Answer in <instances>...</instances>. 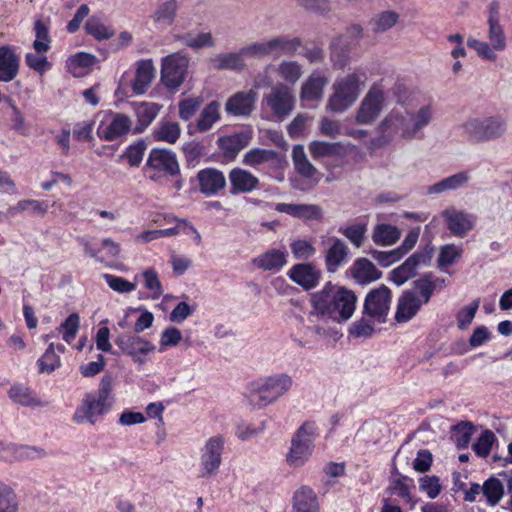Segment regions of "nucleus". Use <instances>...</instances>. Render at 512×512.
I'll list each match as a JSON object with an SVG mask.
<instances>
[{
    "instance_id": "nucleus-1",
    "label": "nucleus",
    "mask_w": 512,
    "mask_h": 512,
    "mask_svg": "<svg viewBox=\"0 0 512 512\" xmlns=\"http://www.w3.org/2000/svg\"><path fill=\"white\" fill-rule=\"evenodd\" d=\"M434 106L432 102L422 105L415 111L407 108H393L379 123L378 129L385 142L395 137L412 140L417 134L430 125L434 119Z\"/></svg>"
},
{
    "instance_id": "nucleus-2",
    "label": "nucleus",
    "mask_w": 512,
    "mask_h": 512,
    "mask_svg": "<svg viewBox=\"0 0 512 512\" xmlns=\"http://www.w3.org/2000/svg\"><path fill=\"white\" fill-rule=\"evenodd\" d=\"M113 379L110 375H104L100 381L98 390L86 394L81 404L75 410L72 420L76 424L89 423L94 425L98 417L106 414L114 403Z\"/></svg>"
},
{
    "instance_id": "nucleus-3",
    "label": "nucleus",
    "mask_w": 512,
    "mask_h": 512,
    "mask_svg": "<svg viewBox=\"0 0 512 512\" xmlns=\"http://www.w3.org/2000/svg\"><path fill=\"white\" fill-rule=\"evenodd\" d=\"M365 79V73L356 71L337 78L333 83V94L328 99L327 108L338 113L348 109L358 99Z\"/></svg>"
},
{
    "instance_id": "nucleus-4",
    "label": "nucleus",
    "mask_w": 512,
    "mask_h": 512,
    "mask_svg": "<svg viewBox=\"0 0 512 512\" xmlns=\"http://www.w3.org/2000/svg\"><path fill=\"white\" fill-rule=\"evenodd\" d=\"M315 294L317 306L326 308L334 316L335 321L348 320L355 311L357 298L350 290L339 288L334 291L329 284Z\"/></svg>"
},
{
    "instance_id": "nucleus-5",
    "label": "nucleus",
    "mask_w": 512,
    "mask_h": 512,
    "mask_svg": "<svg viewBox=\"0 0 512 512\" xmlns=\"http://www.w3.org/2000/svg\"><path fill=\"white\" fill-rule=\"evenodd\" d=\"M461 129L469 142L483 143L502 137L506 133L507 123L500 116L470 117L461 124Z\"/></svg>"
},
{
    "instance_id": "nucleus-6",
    "label": "nucleus",
    "mask_w": 512,
    "mask_h": 512,
    "mask_svg": "<svg viewBox=\"0 0 512 512\" xmlns=\"http://www.w3.org/2000/svg\"><path fill=\"white\" fill-rule=\"evenodd\" d=\"M293 383L292 377L287 373L273 374L254 383L251 395L256 399V405L263 408L287 394Z\"/></svg>"
},
{
    "instance_id": "nucleus-7",
    "label": "nucleus",
    "mask_w": 512,
    "mask_h": 512,
    "mask_svg": "<svg viewBox=\"0 0 512 512\" xmlns=\"http://www.w3.org/2000/svg\"><path fill=\"white\" fill-rule=\"evenodd\" d=\"M316 426L313 422H304L294 433L291 446L286 455L290 467L300 468L310 459L314 451Z\"/></svg>"
},
{
    "instance_id": "nucleus-8",
    "label": "nucleus",
    "mask_w": 512,
    "mask_h": 512,
    "mask_svg": "<svg viewBox=\"0 0 512 512\" xmlns=\"http://www.w3.org/2000/svg\"><path fill=\"white\" fill-rule=\"evenodd\" d=\"M145 169L149 179L160 185L166 182L167 177H178L180 175V166L175 153L166 149H152Z\"/></svg>"
},
{
    "instance_id": "nucleus-9",
    "label": "nucleus",
    "mask_w": 512,
    "mask_h": 512,
    "mask_svg": "<svg viewBox=\"0 0 512 512\" xmlns=\"http://www.w3.org/2000/svg\"><path fill=\"white\" fill-rule=\"evenodd\" d=\"M225 449V438L217 434L209 437L200 449L197 477L209 479L217 475Z\"/></svg>"
},
{
    "instance_id": "nucleus-10",
    "label": "nucleus",
    "mask_w": 512,
    "mask_h": 512,
    "mask_svg": "<svg viewBox=\"0 0 512 512\" xmlns=\"http://www.w3.org/2000/svg\"><path fill=\"white\" fill-rule=\"evenodd\" d=\"M487 25L488 42L469 38L467 45L475 50L480 58L493 62L497 59V52H502L506 49L507 38L500 21H487Z\"/></svg>"
},
{
    "instance_id": "nucleus-11",
    "label": "nucleus",
    "mask_w": 512,
    "mask_h": 512,
    "mask_svg": "<svg viewBox=\"0 0 512 512\" xmlns=\"http://www.w3.org/2000/svg\"><path fill=\"white\" fill-rule=\"evenodd\" d=\"M386 95L381 83H373L363 97L355 120L358 124L367 125L374 122L386 106Z\"/></svg>"
},
{
    "instance_id": "nucleus-12",
    "label": "nucleus",
    "mask_w": 512,
    "mask_h": 512,
    "mask_svg": "<svg viewBox=\"0 0 512 512\" xmlns=\"http://www.w3.org/2000/svg\"><path fill=\"white\" fill-rule=\"evenodd\" d=\"M265 104L278 119L286 118L294 109L295 97L293 91L284 83L272 86L269 93L263 96Z\"/></svg>"
},
{
    "instance_id": "nucleus-13",
    "label": "nucleus",
    "mask_w": 512,
    "mask_h": 512,
    "mask_svg": "<svg viewBox=\"0 0 512 512\" xmlns=\"http://www.w3.org/2000/svg\"><path fill=\"white\" fill-rule=\"evenodd\" d=\"M391 290L384 284L372 289L365 298L364 313L379 323H384L390 310Z\"/></svg>"
},
{
    "instance_id": "nucleus-14",
    "label": "nucleus",
    "mask_w": 512,
    "mask_h": 512,
    "mask_svg": "<svg viewBox=\"0 0 512 512\" xmlns=\"http://www.w3.org/2000/svg\"><path fill=\"white\" fill-rule=\"evenodd\" d=\"M189 60L185 55L174 53L163 59L161 81L170 88H178L185 80Z\"/></svg>"
},
{
    "instance_id": "nucleus-15",
    "label": "nucleus",
    "mask_w": 512,
    "mask_h": 512,
    "mask_svg": "<svg viewBox=\"0 0 512 512\" xmlns=\"http://www.w3.org/2000/svg\"><path fill=\"white\" fill-rule=\"evenodd\" d=\"M115 344L123 354L132 357L133 361L138 365L144 364L146 362V355L156 350L155 345L149 340L131 334L119 335L115 340Z\"/></svg>"
},
{
    "instance_id": "nucleus-16",
    "label": "nucleus",
    "mask_w": 512,
    "mask_h": 512,
    "mask_svg": "<svg viewBox=\"0 0 512 512\" xmlns=\"http://www.w3.org/2000/svg\"><path fill=\"white\" fill-rule=\"evenodd\" d=\"M441 217L450 233L459 238L465 237L474 228L476 221L473 214L455 207L444 209Z\"/></svg>"
},
{
    "instance_id": "nucleus-17",
    "label": "nucleus",
    "mask_w": 512,
    "mask_h": 512,
    "mask_svg": "<svg viewBox=\"0 0 512 512\" xmlns=\"http://www.w3.org/2000/svg\"><path fill=\"white\" fill-rule=\"evenodd\" d=\"M432 255L433 248H427L425 251L414 253L404 263L390 272L389 279L397 286L403 285L416 275L420 264H428L431 261Z\"/></svg>"
},
{
    "instance_id": "nucleus-18",
    "label": "nucleus",
    "mask_w": 512,
    "mask_h": 512,
    "mask_svg": "<svg viewBox=\"0 0 512 512\" xmlns=\"http://www.w3.org/2000/svg\"><path fill=\"white\" fill-rule=\"evenodd\" d=\"M429 301L414 287L403 291L398 299L395 320L398 323H406L411 320L420 310L423 304Z\"/></svg>"
},
{
    "instance_id": "nucleus-19",
    "label": "nucleus",
    "mask_w": 512,
    "mask_h": 512,
    "mask_svg": "<svg viewBox=\"0 0 512 512\" xmlns=\"http://www.w3.org/2000/svg\"><path fill=\"white\" fill-rule=\"evenodd\" d=\"M46 455V451L41 447L0 441V461L36 460Z\"/></svg>"
},
{
    "instance_id": "nucleus-20",
    "label": "nucleus",
    "mask_w": 512,
    "mask_h": 512,
    "mask_svg": "<svg viewBox=\"0 0 512 512\" xmlns=\"http://www.w3.org/2000/svg\"><path fill=\"white\" fill-rule=\"evenodd\" d=\"M257 100L258 92L255 89L236 92L227 99L225 111L236 117H247L255 109Z\"/></svg>"
},
{
    "instance_id": "nucleus-21",
    "label": "nucleus",
    "mask_w": 512,
    "mask_h": 512,
    "mask_svg": "<svg viewBox=\"0 0 512 512\" xmlns=\"http://www.w3.org/2000/svg\"><path fill=\"white\" fill-rule=\"evenodd\" d=\"M311 302L313 309L309 312L304 323L306 333L316 335H327L330 330V322H334V316L326 308H319L316 304V294H312Z\"/></svg>"
},
{
    "instance_id": "nucleus-22",
    "label": "nucleus",
    "mask_w": 512,
    "mask_h": 512,
    "mask_svg": "<svg viewBox=\"0 0 512 512\" xmlns=\"http://www.w3.org/2000/svg\"><path fill=\"white\" fill-rule=\"evenodd\" d=\"M291 512H320L318 496L310 486L302 485L294 491Z\"/></svg>"
},
{
    "instance_id": "nucleus-23",
    "label": "nucleus",
    "mask_w": 512,
    "mask_h": 512,
    "mask_svg": "<svg viewBox=\"0 0 512 512\" xmlns=\"http://www.w3.org/2000/svg\"><path fill=\"white\" fill-rule=\"evenodd\" d=\"M288 276L303 289L310 290L318 285L321 272L311 263H299L292 266Z\"/></svg>"
},
{
    "instance_id": "nucleus-24",
    "label": "nucleus",
    "mask_w": 512,
    "mask_h": 512,
    "mask_svg": "<svg viewBox=\"0 0 512 512\" xmlns=\"http://www.w3.org/2000/svg\"><path fill=\"white\" fill-rule=\"evenodd\" d=\"M199 190L207 196L215 195L226 186V178L216 168H205L198 172Z\"/></svg>"
},
{
    "instance_id": "nucleus-25",
    "label": "nucleus",
    "mask_w": 512,
    "mask_h": 512,
    "mask_svg": "<svg viewBox=\"0 0 512 512\" xmlns=\"http://www.w3.org/2000/svg\"><path fill=\"white\" fill-rule=\"evenodd\" d=\"M7 394L13 403L23 407L42 408L47 405L31 387L22 383L12 385Z\"/></svg>"
},
{
    "instance_id": "nucleus-26",
    "label": "nucleus",
    "mask_w": 512,
    "mask_h": 512,
    "mask_svg": "<svg viewBox=\"0 0 512 512\" xmlns=\"http://www.w3.org/2000/svg\"><path fill=\"white\" fill-rule=\"evenodd\" d=\"M20 57L16 50L8 45L0 46V81L10 82L19 72Z\"/></svg>"
},
{
    "instance_id": "nucleus-27",
    "label": "nucleus",
    "mask_w": 512,
    "mask_h": 512,
    "mask_svg": "<svg viewBox=\"0 0 512 512\" xmlns=\"http://www.w3.org/2000/svg\"><path fill=\"white\" fill-rule=\"evenodd\" d=\"M231 193H250L259 185V179L251 172L242 168H233L229 172Z\"/></svg>"
},
{
    "instance_id": "nucleus-28",
    "label": "nucleus",
    "mask_w": 512,
    "mask_h": 512,
    "mask_svg": "<svg viewBox=\"0 0 512 512\" xmlns=\"http://www.w3.org/2000/svg\"><path fill=\"white\" fill-rule=\"evenodd\" d=\"M275 210L280 213H286L296 218L307 220H320L323 217L322 208L316 204H288L278 203Z\"/></svg>"
},
{
    "instance_id": "nucleus-29",
    "label": "nucleus",
    "mask_w": 512,
    "mask_h": 512,
    "mask_svg": "<svg viewBox=\"0 0 512 512\" xmlns=\"http://www.w3.org/2000/svg\"><path fill=\"white\" fill-rule=\"evenodd\" d=\"M329 79L320 72H313L302 84L300 98L305 101H319L323 97L324 88Z\"/></svg>"
},
{
    "instance_id": "nucleus-30",
    "label": "nucleus",
    "mask_w": 512,
    "mask_h": 512,
    "mask_svg": "<svg viewBox=\"0 0 512 512\" xmlns=\"http://www.w3.org/2000/svg\"><path fill=\"white\" fill-rule=\"evenodd\" d=\"M332 241V245L325 255V264L327 271L334 273L340 266L347 263L350 251L348 245L342 239L334 238Z\"/></svg>"
},
{
    "instance_id": "nucleus-31",
    "label": "nucleus",
    "mask_w": 512,
    "mask_h": 512,
    "mask_svg": "<svg viewBox=\"0 0 512 512\" xmlns=\"http://www.w3.org/2000/svg\"><path fill=\"white\" fill-rule=\"evenodd\" d=\"M351 275L357 283L366 285L380 279L382 272L367 258H359L351 267Z\"/></svg>"
},
{
    "instance_id": "nucleus-32",
    "label": "nucleus",
    "mask_w": 512,
    "mask_h": 512,
    "mask_svg": "<svg viewBox=\"0 0 512 512\" xmlns=\"http://www.w3.org/2000/svg\"><path fill=\"white\" fill-rule=\"evenodd\" d=\"M131 126L132 121L129 116L123 113H115L110 124L105 129H98V135L106 141H113L127 134Z\"/></svg>"
},
{
    "instance_id": "nucleus-33",
    "label": "nucleus",
    "mask_w": 512,
    "mask_h": 512,
    "mask_svg": "<svg viewBox=\"0 0 512 512\" xmlns=\"http://www.w3.org/2000/svg\"><path fill=\"white\" fill-rule=\"evenodd\" d=\"M250 140L249 133L241 132L219 138L218 144L227 159H234L243 148L248 146Z\"/></svg>"
},
{
    "instance_id": "nucleus-34",
    "label": "nucleus",
    "mask_w": 512,
    "mask_h": 512,
    "mask_svg": "<svg viewBox=\"0 0 512 512\" xmlns=\"http://www.w3.org/2000/svg\"><path fill=\"white\" fill-rule=\"evenodd\" d=\"M155 77V68L152 60L138 62L135 78L132 81V90L135 94H144Z\"/></svg>"
},
{
    "instance_id": "nucleus-35",
    "label": "nucleus",
    "mask_w": 512,
    "mask_h": 512,
    "mask_svg": "<svg viewBox=\"0 0 512 512\" xmlns=\"http://www.w3.org/2000/svg\"><path fill=\"white\" fill-rule=\"evenodd\" d=\"M470 180L467 171H461L456 174L443 178L439 182L427 187V194H442L448 191H455L464 187Z\"/></svg>"
},
{
    "instance_id": "nucleus-36",
    "label": "nucleus",
    "mask_w": 512,
    "mask_h": 512,
    "mask_svg": "<svg viewBox=\"0 0 512 512\" xmlns=\"http://www.w3.org/2000/svg\"><path fill=\"white\" fill-rule=\"evenodd\" d=\"M161 106L152 102H135L133 110L137 118L135 131L143 132L156 118Z\"/></svg>"
},
{
    "instance_id": "nucleus-37",
    "label": "nucleus",
    "mask_w": 512,
    "mask_h": 512,
    "mask_svg": "<svg viewBox=\"0 0 512 512\" xmlns=\"http://www.w3.org/2000/svg\"><path fill=\"white\" fill-rule=\"evenodd\" d=\"M287 251L271 249L253 260L254 264L265 271H279L287 264Z\"/></svg>"
},
{
    "instance_id": "nucleus-38",
    "label": "nucleus",
    "mask_w": 512,
    "mask_h": 512,
    "mask_svg": "<svg viewBox=\"0 0 512 512\" xmlns=\"http://www.w3.org/2000/svg\"><path fill=\"white\" fill-rule=\"evenodd\" d=\"M211 62L213 67L219 70L242 71L246 68V61L241 48L237 52L216 54Z\"/></svg>"
},
{
    "instance_id": "nucleus-39",
    "label": "nucleus",
    "mask_w": 512,
    "mask_h": 512,
    "mask_svg": "<svg viewBox=\"0 0 512 512\" xmlns=\"http://www.w3.org/2000/svg\"><path fill=\"white\" fill-rule=\"evenodd\" d=\"M270 55H294L302 45V41L299 37H291L288 35H282L274 37L268 40Z\"/></svg>"
},
{
    "instance_id": "nucleus-40",
    "label": "nucleus",
    "mask_w": 512,
    "mask_h": 512,
    "mask_svg": "<svg viewBox=\"0 0 512 512\" xmlns=\"http://www.w3.org/2000/svg\"><path fill=\"white\" fill-rule=\"evenodd\" d=\"M401 236L398 227L391 224H377L372 231V240L376 245L391 246L395 244Z\"/></svg>"
},
{
    "instance_id": "nucleus-41",
    "label": "nucleus",
    "mask_w": 512,
    "mask_h": 512,
    "mask_svg": "<svg viewBox=\"0 0 512 512\" xmlns=\"http://www.w3.org/2000/svg\"><path fill=\"white\" fill-rule=\"evenodd\" d=\"M96 57L87 52H79L67 60L68 70L75 77H81L88 72V70L95 64Z\"/></svg>"
},
{
    "instance_id": "nucleus-42",
    "label": "nucleus",
    "mask_w": 512,
    "mask_h": 512,
    "mask_svg": "<svg viewBox=\"0 0 512 512\" xmlns=\"http://www.w3.org/2000/svg\"><path fill=\"white\" fill-rule=\"evenodd\" d=\"M276 73L285 85H294L302 77L303 68L297 61L283 60L277 65Z\"/></svg>"
},
{
    "instance_id": "nucleus-43",
    "label": "nucleus",
    "mask_w": 512,
    "mask_h": 512,
    "mask_svg": "<svg viewBox=\"0 0 512 512\" xmlns=\"http://www.w3.org/2000/svg\"><path fill=\"white\" fill-rule=\"evenodd\" d=\"M220 119V104L217 101L210 102L201 112L196 129L198 132H206Z\"/></svg>"
},
{
    "instance_id": "nucleus-44",
    "label": "nucleus",
    "mask_w": 512,
    "mask_h": 512,
    "mask_svg": "<svg viewBox=\"0 0 512 512\" xmlns=\"http://www.w3.org/2000/svg\"><path fill=\"white\" fill-rule=\"evenodd\" d=\"M398 20L399 14L396 11L386 10L374 15L369 26L374 33H382L395 26Z\"/></svg>"
},
{
    "instance_id": "nucleus-45",
    "label": "nucleus",
    "mask_w": 512,
    "mask_h": 512,
    "mask_svg": "<svg viewBox=\"0 0 512 512\" xmlns=\"http://www.w3.org/2000/svg\"><path fill=\"white\" fill-rule=\"evenodd\" d=\"M178 8L179 4L176 0H167L157 7L152 18L155 23L170 26L176 18Z\"/></svg>"
},
{
    "instance_id": "nucleus-46",
    "label": "nucleus",
    "mask_w": 512,
    "mask_h": 512,
    "mask_svg": "<svg viewBox=\"0 0 512 512\" xmlns=\"http://www.w3.org/2000/svg\"><path fill=\"white\" fill-rule=\"evenodd\" d=\"M278 154L274 150L253 148L243 156V163L247 166L257 167L261 164L273 162L277 159Z\"/></svg>"
},
{
    "instance_id": "nucleus-47",
    "label": "nucleus",
    "mask_w": 512,
    "mask_h": 512,
    "mask_svg": "<svg viewBox=\"0 0 512 512\" xmlns=\"http://www.w3.org/2000/svg\"><path fill=\"white\" fill-rule=\"evenodd\" d=\"M306 10L322 15L328 14L336 7L346 5L350 0H296Z\"/></svg>"
},
{
    "instance_id": "nucleus-48",
    "label": "nucleus",
    "mask_w": 512,
    "mask_h": 512,
    "mask_svg": "<svg viewBox=\"0 0 512 512\" xmlns=\"http://www.w3.org/2000/svg\"><path fill=\"white\" fill-rule=\"evenodd\" d=\"M292 158L296 171L305 178H313L317 174V169L307 159L302 146H295L292 151Z\"/></svg>"
},
{
    "instance_id": "nucleus-49",
    "label": "nucleus",
    "mask_w": 512,
    "mask_h": 512,
    "mask_svg": "<svg viewBox=\"0 0 512 512\" xmlns=\"http://www.w3.org/2000/svg\"><path fill=\"white\" fill-rule=\"evenodd\" d=\"M444 285L445 279L434 277L431 273L425 274L413 282V286L425 297L426 301H430L436 288H441Z\"/></svg>"
},
{
    "instance_id": "nucleus-50",
    "label": "nucleus",
    "mask_w": 512,
    "mask_h": 512,
    "mask_svg": "<svg viewBox=\"0 0 512 512\" xmlns=\"http://www.w3.org/2000/svg\"><path fill=\"white\" fill-rule=\"evenodd\" d=\"M483 496L489 506L495 507L504 496L502 482L496 477L487 479L483 484Z\"/></svg>"
},
{
    "instance_id": "nucleus-51",
    "label": "nucleus",
    "mask_w": 512,
    "mask_h": 512,
    "mask_svg": "<svg viewBox=\"0 0 512 512\" xmlns=\"http://www.w3.org/2000/svg\"><path fill=\"white\" fill-rule=\"evenodd\" d=\"M34 33L33 48L38 54L46 53L51 44L48 25L43 20L37 19L34 23Z\"/></svg>"
},
{
    "instance_id": "nucleus-52",
    "label": "nucleus",
    "mask_w": 512,
    "mask_h": 512,
    "mask_svg": "<svg viewBox=\"0 0 512 512\" xmlns=\"http://www.w3.org/2000/svg\"><path fill=\"white\" fill-rule=\"evenodd\" d=\"M181 129L177 122H161L154 130L153 136L157 141H163L174 144L180 137Z\"/></svg>"
},
{
    "instance_id": "nucleus-53",
    "label": "nucleus",
    "mask_w": 512,
    "mask_h": 512,
    "mask_svg": "<svg viewBox=\"0 0 512 512\" xmlns=\"http://www.w3.org/2000/svg\"><path fill=\"white\" fill-rule=\"evenodd\" d=\"M342 147L339 143L325 141H312L309 144V152L313 159L334 157L341 154Z\"/></svg>"
},
{
    "instance_id": "nucleus-54",
    "label": "nucleus",
    "mask_w": 512,
    "mask_h": 512,
    "mask_svg": "<svg viewBox=\"0 0 512 512\" xmlns=\"http://www.w3.org/2000/svg\"><path fill=\"white\" fill-rule=\"evenodd\" d=\"M339 232L345 236L355 247L360 248L365 241L367 223L357 222L339 228Z\"/></svg>"
},
{
    "instance_id": "nucleus-55",
    "label": "nucleus",
    "mask_w": 512,
    "mask_h": 512,
    "mask_svg": "<svg viewBox=\"0 0 512 512\" xmlns=\"http://www.w3.org/2000/svg\"><path fill=\"white\" fill-rule=\"evenodd\" d=\"M85 30L89 35L99 41L109 39L114 35V30L96 16H92L87 20Z\"/></svg>"
},
{
    "instance_id": "nucleus-56",
    "label": "nucleus",
    "mask_w": 512,
    "mask_h": 512,
    "mask_svg": "<svg viewBox=\"0 0 512 512\" xmlns=\"http://www.w3.org/2000/svg\"><path fill=\"white\" fill-rule=\"evenodd\" d=\"M0 512H19V501L15 491L0 482Z\"/></svg>"
},
{
    "instance_id": "nucleus-57",
    "label": "nucleus",
    "mask_w": 512,
    "mask_h": 512,
    "mask_svg": "<svg viewBox=\"0 0 512 512\" xmlns=\"http://www.w3.org/2000/svg\"><path fill=\"white\" fill-rule=\"evenodd\" d=\"M61 365L60 357L55 352L54 343H50L45 353L39 358L38 366L40 373H52Z\"/></svg>"
},
{
    "instance_id": "nucleus-58",
    "label": "nucleus",
    "mask_w": 512,
    "mask_h": 512,
    "mask_svg": "<svg viewBox=\"0 0 512 512\" xmlns=\"http://www.w3.org/2000/svg\"><path fill=\"white\" fill-rule=\"evenodd\" d=\"M10 211L14 214L31 211L34 214L44 215L48 211V203L34 199L20 200L15 206L11 207Z\"/></svg>"
},
{
    "instance_id": "nucleus-59",
    "label": "nucleus",
    "mask_w": 512,
    "mask_h": 512,
    "mask_svg": "<svg viewBox=\"0 0 512 512\" xmlns=\"http://www.w3.org/2000/svg\"><path fill=\"white\" fill-rule=\"evenodd\" d=\"M142 277L145 288L151 293V298L159 299L163 294V288L158 273L153 268H149L143 271Z\"/></svg>"
},
{
    "instance_id": "nucleus-60",
    "label": "nucleus",
    "mask_w": 512,
    "mask_h": 512,
    "mask_svg": "<svg viewBox=\"0 0 512 512\" xmlns=\"http://www.w3.org/2000/svg\"><path fill=\"white\" fill-rule=\"evenodd\" d=\"M182 332L173 326L165 328L160 334L159 351L164 352L169 347L177 346L182 340Z\"/></svg>"
},
{
    "instance_id": "nucleus-61",
    "label": "nucleus",
    "mask_w": 512,
    "mask_h": 512,
    "mask_svg": "<svg viewBox=\"0 0 512 512\" xmlns=\"http://www.w3.org/2000/svg\"><path fill=\"white\" fill-rule=\"evenodd\" d=\"M80 326V318L76 313L70 314L66 320L60 325L59 331L62 332L63 340L71 344L75 339Z\"/></svg>"
},
{
    "instance_id": "nucleus-62",
    "label": "nucleus",
    "mask_w": 512,
    "mask_h": 512,
    "mask_svg": "<svg viewBox=\"0 0 512 512\" xmlns=\"http://www.w3.org/2000/svg\"><path fill=\"white\" fill-rule=\"evenodd\" d=\"M474 434V426L470 422H461L454 426L453 438L459 448H466Z\"/></svg>"
},
{
    "instance_id": "nucleus-63",
    "label": "nucleus",
    "mask_w": 512,
    "mask_h": 512,
    "mask_svg": "<svg viewBox=\"0 0 512 512\" xmlns=\"http://www.w3.org/2000/svg\"><path fill=\"white\" fill-rule=\"evenodd\" d=\"M103 278L105 279L109 288L117 293L126 294L136 289L135 283L130 282L123 277L105 273L103 274Z\"/></svg>"
},
{
    "instance_id": "nucleus-64",
    "label": "nucleus",
    "mask_w": 512,
    "mask_h": 512,
    "mask_svg": "<svg viewBox=\"0 0 512 512\" xmlns=\"http://www.w3.org/2000/svg\"><path fill=\"white\" fill-rule=\"evenodd\" d=\"M293 256L299 260H307L316 253V248L311 241L306 239H298L290 245Z\"/></svg>"
}]
</instances>
